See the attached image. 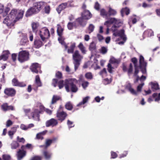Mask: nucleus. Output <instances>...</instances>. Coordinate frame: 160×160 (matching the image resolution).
I'll return each instance as SVG.
<instances>
[{
  "mask_svg": "<svg viewBox=\"0 0 160 160\" xmlns=\"http://www.w3.org/2000/svg\"><path fill=\"white\" fill-rule=\"evenodd\" d=\"M61 107L58 110L57 113V117L58 120L62 122L67 116L66 113L63 111H61Z\"/></svg>",
  "mask_w": 160,
  "mask_h": 160,
  "instance_id": "obj_14",
  "label": "nucleus"
},
{
  "mask_svg": "<svg viewBox=\"0 0 160 160\" xmlns=\"http://www.w3.org/2000/svg\"><path fill=\"white\" fill-rule=\"evenodd\" d=\"M146 79V77L145 76L143 75H142L141 77L139 78V77L138 76L137 77V79L136 81H135V82H137L138 80L140 79L141 81H143L145 80Z\"/></svg>",
  "mask_w": 160,
  "mask_h": 160,
  "instance_id": "obj_53",
  "label": "nucleus"
},
{
  "mask_svg": "<svg viewBox=\"0 0 160 160\" xmlns=\"http://www.w3.org/2000/svg\"><path fill=\"white\" fill-rule=\"evenodd\" d=\"M90 98V97L89 96H87L86 97L83 98L82 101L80 102L78 105V106H79V105H82V104H84L86 103L88 100Z\"/></svg>",
  "mask_w": 160,
  "mask_h": 160,
  "instance_id": "obj_38",
  "label": "nucleus"
},
{
  "mask_svg": "<svg viewBox=\"0 0 160 160\" xmlns=\"http://www.w3.org/2000/svg\"><path fill=\"white\" fill-rule=\"evenodd\" d=\"M73 6V5L71 4L69 2L62 3L59 5L58 8L57 9V11L58 13H60L62 10L68 7H72Z\"/></svg>",
  "mask_w": 160,
  "mask_h": 160,
  "instance_id": "obj_15",
  "label": "nucleus"
},
{
  "mask_svg": "<svg viewBox=\"0 0 160 160\" xmlns=\"http://www.w3.org/2000/svg\"><path fill=\"white\" fill-rule=\"evenodd\" d=\"M78 82V80L75 78H70L65 80V87L66 91L68 92L71 91L74 92H77L78 88L76 84Z\"/></svg>",
  "mask_w": 160,
  "mask_h": 160,
  "instance_id": "obj_2",
  "label": "nucleus"
},
{
  "mask_svg": "<svg viewBox=\"0 0 160 160\" xmlns=\"http://www.w3.org/2000/svg\"><path fill=\"white\" fill-rule=\"evenodd\" d=\"M10 53L7 50L3 52L2 54L0 56V60L6 61L8 59Z\"/></svg>",
  "mask_w": 160,
  "mask_h": 160,
  "instance_id": "obj_21",
  "label": "nucleus"
},
{
  "mask_svg": "<svg viewBox=\"0 0 160 160\" xmlns=\"http://www.w3.org/2000/svg\"><path fill=\"white\" fill-rule=\"evenodd\" d=\"M150 84L151 85L152 89L153 91L159 89V85L157 83L151 82L150 83Z\"/></svg>",
  "mask_w": 160,
  "mask_h": 160,
  "instance_id": "obj_31",
  "label": "nucleus"
},
{
  "mask_svg": "<svg viewBox=\"0 0 160 160\" xmlns=\"http://www.w3.org/2000/svg\"><path fill=\"white\" fill-rule=\"evenodd\" d=\"M122 22L119 19H117L115 18H110L108 20L104 22V25L107 27H109L112 24H114V25L111 28V30L113 32H115L117 30V28L121 24Z\"/></svg>",
  "mask_w": 160,
  "mask_h": 160,
  "instance_id": "obj_4",
  "label": "nucleus"
},
{
  "mask_svg": "<svg viewBox=\"0 0 160 160\" xmlns=\"http://www.w3.org/2000/svg\"><path fill=\"white\" fill-rule=\"evenodd\" d=\"M100 5L98 2H95L94 5V8L97 10H98L99 9Z\"/></svg>",
  "mask_w": 160,
  "mask_h": 160,
  "instance_id": "obj_60",
  "label": "nucleus"
},
{
  "mask_svg": "<svg viewBox=\"0 0 160 160\" xmlns=\"http://www.w3.org/2000/svg\"><path fill=\"white\" fill-rule=\"evenodd\" d=\"M56 140L55 138H53L52 139H47L46 141V145L45 147L47 148L49 146L53 141H55Z\"/></svg>",
  "mask_w": 160,
  "mask_h": 160,
  "instance_id": "obj_39",
  "label": "nucleus"
},
{
  "mask_svg": "<svg viewBox=\"0 0 160 160\" xmlns=\"http://www.w3.org/2000/svg\"><path fill=\"white\" fill-rule=\"evenodd\" d=\"M72 107V105L70 102H68L65 105L66 108L68 110H71Z\"/></svg>",
  "mask_w": 160,
  "mask_h": 160,
  "instance_id": "obj_45",
  "label": "nucleus"
},
{
  "mask_svg": "<svg viewBox=\"0 0 160 160\" xmlns=\"http://www.w3.org/2000/svg\"><path fill=\"white\" fill-rule=\"evenodd\" d=\"M58 123V122L57 120L54 118H52L46 122V125L47 127L50 126L54 127L57 125Z\"/></svg>",
  "mask_w": 160,
  "mask_h": 160,
  "instance_id": "obj_17",
  "label": "nucleus"
},
{
  "mask_svg": "<svg viewBox=\"0 0 160 160\" xmlns=\"http://www.w3.org/2000/svg\"><path fill=\"white\" fill-rule=\"evenodd\" d=\"M135 16L136 17H133L132 18L133 24L135 23L138 20H139V18L138 17H136V16Z\"/></svg>",
  "mask_w": 160,
  "mask_h": 160,
  "instance_id": "obj_57",
  "label": "nucleus"
},
{
  "mask_svg": "<svg viewBox=\"0 0 160 160\" xmlns=\"http://www.w3.org/2000/svg\"><path fill=\"white\" fill-rule=\"evenodd\" d=\"M108 17L110 16H114L117 14L116 11L113 9H112L110 7H108Z\"/></svg>",
  "mask_w": 160,
  "mask_h": 160,
  "instance_id": "obj_28",
  "label": "nucleus"
},
{
  "mask_svg": "<svg viewBox=\"0 0 160 160\" xmlns=\"http://www.w3.org/2000/svg\"><path fill=\"white\" fill-rule=\"evenodd\" d=\"M85 77L88 79H92L93 78V76L92 73L90 72L87 73L85 74Z\"/></svg>",
  "mask_w": 160,
  "mask_h": 160,
  "instance_id": "obj_46",
  "label": "nucleus"
},
{
  "mask_svg": "<svg viewBox=\"0 0 160 160\" xmlns=\"http://www.w3.org/2000/svg\"><path fill=\"white\" fill-rule=\"evenodd\" d=\"M44 2H39L35 3L33 6L29 9L27 11L26 16L28 17L38 12L41 8L44 6Z\"/></svg>",
  "mask_w": 160,
  "mask_h": 160,
  "instance_id": "obj_3",
  "label": "nucleus"
},
{
  "mask_svg": "<svg viewBox=\"0 0 160 160\" xmlns=\"http://www.w3.org/2000/svg\"><path fill=\"white\" fill-rule=\"evenodd\" d=\"M47 132V131H44L42 132L38 133L36 135L37 138L38 139H40L41 140L42 139H43V137L42 136V135L45 134Z\"/></svg>",
  "mask_w": 160,
  "mask_h": 160,
  "instance_id": "obj_37",
  "label": "nucleus"
},
{
  "mask_svg": "<svg viewBox=\"0 0 160 160\" xmlns=\"http://www.w3.org/2000/svg\"><path fill=\"white\" fill-rule=\"evenodd\" d=\"M78 22L76 21L75 22H73L72 23L69 22L67 25L68 28L69 30L72 29L74 27H75L76 26V22Z\"/></svg>",
  "mask_w": 160,
  "mask_h": 160,
  "instance_id": "obj_34",
  "label": "nucleus"
},
{
  "mask_svg": "<svg viewBox=\"0 0 160 160\" xmlns=\"http://www.w3.org/2000/svg\"><path fill=\"white\" fill-rule=\"evenodd\" d=\"M109 62L108 65V70L109 72L111 73L112 72V69H114V65L118 64L119 63V61L114 58L112 57L110 60Z\"/></svg>",
  "mask_w": 160,
  "mask_h": 160,
  "instance_id": "obj_13",
  "label": "nucleus"
},
{
  "mask_svg": "<svg viewBox=\"0 0 160 160\" xmlns=\"http://www.w3.org/2000/svg\"><path fill=\"white\" fill-rule=\"evenodd\" d=\"M89 48L91 51H94L96 50V44L94 42H92L90 43Z\"/></svg>",
  "mask_w": 160,
  "mask_h": 160,
  "instance_id": "obj_42",
  "label": "nucleus"
},
{
  "mask_svg": "<svg viewBox=\"0 0 160 160\" xmlns=\"http://www.w3.org/2000/svg\"><path fill=\"white\" fill-rule=\"evenodd\" d=\"M94 29V26L92 24H90L88 28V29L89 30L88 33H90L91 32H92Z\"/></svg>",
  "mask_w": 160,
  "mask_h": 160,
  "instance_id": "obj_49",
  "label": "nucleus"
},
{
  "mask_svg": "<svg viewBox=\"0 0 160 160\" xmlns=\"http://www.w3.org/2000/svg\"><path fill=\"white\" fill-rule=\"evenodd\" d=\"M20 128L23 130H27L28 129L27 126L25 125L24 124H21L20 126Z\"/></svg>",
  "mask_w": 160,
  "mask_h": 160,
  "instance_id": "obj_58",
  "label": "nucleus"
},
{
  "mask_svg": "<svg viewBox=\"0 0 160 160\" xmlns=\"http://www.w3.org/2000/svg\"><path fill=\"white\" fill-rule=\"evenodd\" d=\"M2 158L3 160H10L11 158L8 154H5L2 155Z\"/></svg>",
  "mask_w": 160,
  "mask_h": 160,
  "instance_id": "obj_50",
  "label": "nucleus"
},
{
  "mask_svg": "<svg viewBox=\"0 0 160 160\" xmlns=\"http://www.w3.org/2000/svg\"><path fill=\"white\" fill-rule=\"evenodd\" d=\"M111 82V79H109L108 78H105L103 81V82L105 85H107L110 83Z\"/></svg>",
  "mask_w": 160,
  "mask_h": 160,
  "instance_id": "obj_54",
  "label": "nucleus"
},
{
  "mask_svg": "<svg viewBox=\"0 0 160 160\" xmlns=\"http://www.w3.org/2000/svg\"><path fill=\"white\" fill-rule=\"evenodd\" d=\"M107 48L102 47L101 49L100 52L102 54H104L107 52Z\"/></svg>",
  "mask_w": 160,
  "mask_h": 160,
  "instance_id": "obj_51",
  "label": "nucleus"
},
{
  "mask_svg": "<svg viewBox=\"0 0 160 160\" xmlns=\"http://www.w3.org/2000/svg\"><path fill=\"white\" fill-rule=\"evenodd\" d=\"M144 35L148 37H151L153 35V32L151 29H148L144 32Z\"/></svg>",
  "mask_w": 160,
  "mask_h": 160,
  "instance_id": "obj_32",
  "label": "nucleus"
},
{
  "mask_svg": "<svg viewBox=\"0 0 160 160\" xmlns=\"http://www.w3.org/2000/svg\"><path fill=\"white\" fill-rule=\"evenodd\" d=\"M89 82L86 81H82V85L83 89H85L89 85Z\"/></svg>",
  "mask_w": 160,
  "mask_h": 160,
  "instance_id": "obj_47",
  "label": "nucleus"
},
{
  "mask_svg": "<svg viewBox=\"0 0 160 160\" xmlns=\"http://www.w3.org/2000/svg\"><path fill=\"white\" fill-rule=\"evenodd\" d=\"M39 26V23L38 22H33L32 24V29L34 31H36L37 30Z\"/></svg>",
  "mask_w": 160,
  "mask_h": 160,
  "instance_id": "obj_44",
  "label": "nucleus"
},
{
  "mask_svg": "<svg viewBox=\"0 0 160 160\" xmlns=\"http://www.w3.org/2000/svg\"><path fill=\"white\" fill-rule=\"evenodd\" d=\"M67 124L69 128H71L74 126V125L73 124V122L69 120H68Z\"/></svg>",
  "mask_w": 160,
  "mask_h": 160,
  "instance_id": "obj_59",
  "label": "nucleus"
},
{
  "mask_svg": "<svg viewBox=\"0 0 160 160\" xmlns=\"http://www.w3.org/2000/svg\"><path fill=\"white\" fill-rule=\"evenodd\" d=\"M2 109L3 110L6 111L8 110H13L14 108L12 106H8L7 103L3 104L2 106Z\"/></svg>",
  "mask_w": 160,
  "mask_h": 160,
  "instance_id": "obj_26",
  "label": "nucleus"
},
{
  "mask_svg": "<svg viewBox=\"0 0 160 160\" xmlns=\"http://www.w3.org/2000/svg\"><path fill=\"white\" fill-rule=\"evenodd\" d=\"M35 84L37 87H41L42 86V83L38 75H37L36 77Z\"/></svg>",
  "mask_w": 160,
  "mask_h": 160,
  "instance_id": "obj_35",
  "label": "nucleus"
},
{
  "mask_svg": "<svg viewBox=\"0 0 160 160\" xmlns=\"http://www.w3.org/2000/svg\"><path fill=\"white\" fill-rule=\"evenodd\" d=\"M19 146V143L16 141H13L11 144V148L16 149Z\"/></svg>",
  "mask_w": 160,
  "mask_h": 160,
  "instance_id": "obj_40",
  "label": "nucleus"
},
{
  "mask_svg": "<svg viewBox=\"0 0 160 160\" xmlns=\"http://www.w3.org/2000/svg\"><path fill=\"white\" fill-rule=\"evenodd\" d=\"M152 97L154 98V100L155 102H158L160 101V93L158 94L156 93H154Z\"/></svg>",
  "mask_w": 160,
  "mask_h": 160,
  "instance_id": "obj_33",
  "label": "nucleus"
},
{
  "mask_svg": "<svg viewBox=\"0 0 160 160\" xmlns=\"http://www.w3.org/2000/svg\"><path fill=\"white\" fill-rule=\"evenodd\" d=\"M100 15L103 18L108 19V12L104 9H101L100 10Z\"/></svg>",
  "mask_w": 160,
  "mask_h": 160,
  "instance_id": "obj_22",
  "label": "nucleus"
},
{
  "mask_svg": "<svg viewBox=\"0 0 160 160\" xmlns=\"http://www.w3.org/2000/svg\"><path fill=\"white\" fill-rule=\"evenodd\" d=\"M97 37L98 40L100 42L104 39L103 37L99 34H97Z\"/></svg>",
  "mask_w": 160,
  "mask_h": 160,
  "instance_id": "obj_62",
  "label": "nucleus"
},
{
  "mask_svg": "<svg viewBox=\"0 0 160 160\" xmlns=\"http://www.w3.org/2000/svg\"><path fill=\"white\" fill-rule=\"evenodd\" d=\"M73 62L74 66L75 71L78 69L80 65V62L83 58V56L79 53L78 51L76 50L73 53L72 55Z\"/></svg>",
  "mask_w": 160,
  "mask_h": 160,
  "instance_id": "obj_7",
  "label": "nucleus"
},
{
  "mask_svg": "<svg viewBox=\"0 0 160 160\" xmlns=\"http://www.w3.org/2000/svg\"><path fill=\"white\" fill-rule=\"evenodd\" d=\"M78 47L81 51L84 54H85L86 51L85 50V48L84 47L82 43L80 42L78 46Z\"/></svg>",
  "mask_w": 160,
  "mask_h": 160,
  "instance_id": "obj_36",
  "label": "nucleus"
},
{
  "mask_svg": "<svg viewBox=\"0 0 160 160\" xmlns=\"http://www.w3.org/2000/svg\"><path fill=\"white\" fill-rule=\"evenodd\" d=\"M40 36L42 41L48 38L50 36V33L46 27L41 29L40 31Z\"/></svg>",
  "mask_w": 160,
  "mask_h": 160,
  "instance_id": "obj_11",
  "label": "nucleus"
},
{
  "mask_svg": "<svg viewBox=\"0 0 160 160\" xmlns=\"http://www.w3.org/2000/svg\"><path fill=\"white\" fill-rule=\"evenodd\" d=\"M106 70L105 68H104L102 71H101L99 74L100 75L102 76H103L104 75H106Z\"/></svg>",
  "mask_w": 160,
  "mask_h": 160,
  "instance_id": "obj_64",
  "label": "nucleus"
},
{
  "mask_svg": "<svg viewBox=\"0 0 160 160\" xmlns=\"http://www.w3.org/2000/svg\"><path fill=\"white\" fill-rule=\"evenodd\" d=\"M26 154V152L23 150H19L18 152V160H21Z\"/></svg>",
  "mask_w": 160,
  "mask_h": 160,
  "instance_id": "obj_24",
  "label": "nucleus"
},
{
  "mask_svg": "<svg viewBox=\"0 0 160 160\" xmlns=\"http://www.w3.org/2000/svg\"><path fill=\"white\" fill-rule=\"evenodd\" d=\"M60 99V97L59 96L56 95L53 96L51 102V104H53L54 103L57 102V101L58 100Z\"/></svg>",
  "mask_w": 160,
  "mask_h": 160,
  "instance_id": "obj_43",
  "label": "nucleus"
},
{
  "mask_svg": "<svg viewBox=\"0 0 160 160\" xmlns=\"http://www.w3.org/2000/svg\"><path fill=\"white\" fill-rule=\"evenodd\" d=\"M25 148H26L28 149H32L33 148V147L31 144H27L26 146L22 145L21 147V149H23Z\"/></svg>",
  "mask_w": 160,
  "mask_h": 160,
  "instance_id": "obj_48",
  "label": "nucleus"
},
{
  "mask_svg": "<svg viewBox=\"0 0 160 160\" xmlns=\"http://www.w3.org/2000/svg\"><path fill=\"white\" fill-rule=\"evenodd\" d=\"M34 44L37 48H39L42 45V42L40 40H36L34 41Z\"/></svg>",
  "mask_w": 160,
  "mask_h": 160,
  "instance_id": "obj_41",
  "label": "nucleus"
},
{
  "mask_svg": "<svg viewBox=\"0 0 160 160\" xmlns=\"http://www.w3.org/2000/svg\"><path fill=\"white\" fill-rule=\"evenodd\" d=\"M42 157L39 156H35L32 158L31 160H41Z\"/></svg>",
  "mask_w": 160,
  "mask_h": 160,
  "instance_id": "obj_61",
  "label": "nucleus"
},
{
  "mask_svg": "<svg viewBox=\"0 0 160 160\" xmlns=\"http://www.w3.org/2000/svg\"><path fill=\"white\" fill-rule=\"evenodd\" d=\"M12 83L13 86L20 87H24L26 84L23 82H19L16 78H13L12 80Z\"/></svg>",
  "mask_w": 160,
  "mask_h": 160,
  "instance_id": "obj_19",
  "label": "nucleus"
},
{
  "mask_svg": "<svg viewBox=\"0 0 160 160\" xmlns=\"http://www.w3.org/2000/svg\"><path fill=\"white\" fill-rule=\"evenodd\" d=\"M4 92L6 94L11 96H14L16 93L15 90L12 88H7L5 90Z\"/></svg>",
  "mask_w": 160,
  "mask_h": 160,
  "instance_id": "obj_20",
  "label": "nucleus"
},
{
  "mask_svg": "<svg viewBox=\"0 0 160 160\" xmlns=\"http://www.w3.org/2000/svg\"><path fill=\"white\" fill-rule=\"evenodd\" d=\"M24 12V11L22 10L12 9L9 14L4 19L3 23L8 27L13 26L14 22L22 18Z\"/></svg>",
  "mask_w": 160,
  "mask_h": 160,
  "instance_id": "obj_1",
  "label": "nucleus"
},
{
  "mask_svg": "<svg viewBox=\"0 0 160 160\" xmlns=\"http://www.w3.org/2000/svg\"><path fill=\"white\" fill-rule=\"evenodd\" d=\"M43 154L46 159L47 160L50 159L52 155L51 153L47 151H45L43 152Z\"/></svg>",
  "mask_w": 160,
  "mask_h": 160,
  "instance_id": "obj_29",
  "label": "nucleus"
},
{
  "mask_svg": "<svg viewBox=\"0 0 160 160\" xmlns=\"http://www.w3.org/2000/svg\"><path fill=\"white\" fill-rule=\"evenodd\" d=\"M15 133L14 132H12V131H9L8 132V134L10 138L12 139L13 138V135Z\"/></svg>",
  "mask_w": 160,
  "mask_h": 160,
  "instance_id": "obj_56",
  "label": "nucleus"
},
{
  "mask_svg": "<svg viewBox=\"0 0 160 160\" xmlns=\"http://www.w3.org/2000/svg\"><path fill=\"white\" fill-rule=\"evenodd\" d=\"M29 58V53L26 51H23L19 53L18 60L20 62L27 61Z\"/></svg>",
  "mask_w": 160,
  "mask_h": 160,
  "instance_id": "obj_12",
  "label": "nucleus"
},
{
  "mask_svg": "<svg viewBox=\"0 0 160 160\" xmlns=\"http://www.w3.org/2000/svg\"><path fill=\"white\" fill-rule=\"evenodd\" d=\"M113 35L115 36H119L123 41H120L117 42V43L119 45H123L124 44L127 40V38L124 34V31L123 30H121L119 31L113 33Z\"/></svg>",
  "mask_w": 160,
  "mask_h": 160,
  "instance_id": "obj_10",
  "label": "nucleus"
},
{
  "mask_svg": "<svg viewBox=\"0 0 160 160\" xmlns=\"http://www.w3.org/2000/svg\"><path fill=\"white\" fill-rule=\"evenodd\" d=\"M139 63L140 68H144L147 66V63L145 62L143 57L141 55L139 58Z\"/></svg>",
  "mask_w": 160,
  "mask_h": 160,
  "instance_id": "obj_25",
  "label": "nucleus"
},
{
  "mask_svg": "<svg viewBox=\"0 0 160 160\" xmlns=\"http://www.w3.org/2000/svg\"><path fill=\"white\" fill-rule=\"evenodd\" d=\"M65 85V84H64V82L63 80H60L58 82V85L59 89H61Z\"/></svg>",
  "mask_w": 160,
  "mask_h": 160,
  "instance_id": "obj_52",
  "label": "nucleus"
},
{
  "mask_svg": "<svg viewBox=\"0 0 160 160\" xmlns=\"http://www.w3.org/2000/svg\"><path fill=\"white\" fill-rule=\"evenodd\" d=\"M63 31V28H61L60 25L58 24L57 25V32L58 35L59 36V37L58 38V40L60 43L64 46L65 50H66L68 48V46L65 44L64 41V38L62 36Z\"/></svg>",
  "mask_w": 160,
  "mask_h": 160,
  "instance_id": "obj_9",
  "label": "nucleus"
},
{
  "mask_svg": "<svg viewBox=\"0 0 160 160\" xmlns=\"http://www.w3.org/2000/svg\"><path fill=\"white\" fill-rule=\"evenodd\" d=\"M28 41L26 34H22L21 36V40L20 42V44L21 45L25 46L28 44Z\"/></svg>",
  "mask_w": 160,
  "mask_h": 160,
  "instance_id": "obj_18",
  "label": "nucleus"
},
{
  "mask_svg": "<svg viewBox=\"0 0 160 160\" xmlns=\"http://www.w3.org/2000/svg\"><path fill=\"white\" fill-rule=\"evenodd\" d=\"M23 110L26 115L28 116L29 118H32L35 120H39V113L40 112L38 109H35L34 111L32 112L31 116L28 115V113H29L30 111V108H23Z\"/></svg>",
  "mask_w": 160,
  "mask_h": 160,
  "instance_id": "obj_8",
  "label": "nucleus"
},
{
  "mask_svg": "<svg viewBox=\"0 0 160 160\" xmlns=\"http://www.w3.org/2000/svg\"><path fill=\"white\" fill-rule=\"evenodd\" d=\"M56 76L57 78H61L62 77V73L60 72H58L56 73Z\"/></svg>",
  "mask_w": 160,
  "mask_h": 160,
  "instance_id": "obj_63",
  "label": "nucleus"
},
{
  "mask_svg": "<svg viewBox=\"0 0 160 160\" xmlns=\"http://www.w3.org/2000/svg\"><path fill=\"white\" fill-rule=\"evenodd\" d=\"M92 16V14L89 11L85 10L82 14V17L77 19L76 21L78 22L79 24L84 26L86 24V22L84 20L89 19Z\"/></svg>",
  "mask_w": 160,
  "mask_h": 160,
  "instance_id": "obj_5",
  "label": "nucleus"
},
{
  "mask_svg": "<svg viewBox=\"0 0 160 160\" xmlns=\"http://www.w3.org/2000/svg\"><path fill=\"white\" fill-rule=\"evenodd\" d=\"M76 46V44L75 43H71L70 44V46L67 50L68 52V53H73L74 48H75Z\"/></svg>",
  "mask_w": 160,
  "mask_h": 160,
  "instance_id": "obj_27",
  "label": "nucleus"
},
{
  "mask_svg": "<svg viewBox=\"0 0 160 160\" xmlns=\"http://www.w3.org/2000/svg\"><path fill=\"white\" fill-rule=\"evenodd\" d=\"M144 85V83H142L139 85L136 91L131 86V84L129 83H128L125 86L126 89H127L130 93L133 95L137 96L142 91V87Z\"/></svg>",
  "mask_w": 160,
  "mask_h": 160,
  "instance_id": "obj_6",
  "label": "nucleus"
},
{
  "mask_svg": "<svg viewBox=\"0 0 160 160\" xmlns=\"http://www.w3.org/2000/svg\"><path fill=\"white\" fill-rule=\"evenodd\" d=\"M132 61L134 64L135 67V71L134 72V75L137 76V74L138 72V68L137 65V60L136 58H133L132 59Z\"/></svg>",
  "mask_w": 160,
  "mask_h": 160,
  "instance_id": "obj_23",
  "label": "nucleus"
},
{
  "mask_svg": "<svg viewBox=\"0 0 160 160\" xmlns=\"http://www.w3.org/2000/svg\"><path fill=\"white\" fill-rule=\"evenodd\" d=\"M129 9L127 8H125L122 9L121 11V13L122 16H123L125 14L127 15H128L129 13Z\"/></svg>",
  "mask_w": 160,
  "mask_h": 160,
  "instance_id": "obj_30",
  "label": "nucleus"
},
{
  "mask_svg": "<svg viewBox=\"0 0 160 160\" xmlns=\"http://www.w3.org/2000/svg\"><path fill=\"white\" fill-rule=\"evenodd\" d=\"M13 124V122L10 120H8L6 122V126L9 127Z\"/></svg>",
  "mask_w": 160,
  "mask_h": 160,
  "instance_id": "obj_55",
  "label": "nucleus"
},
{
  "mask_svg": "<svg viewBox=\"0 0 160 160\" xmlns=\"http://www.w3.org/2000/svg\"><path fill=\"white\" fill-rule=\"evenodd\" d=\"M40 65L37 63L32 64L30 68L31 71L33 72L36 73H37L38 72L41 73V72L40 71Z\"/></svg>",
  "mask_w": 160,
  "mask_h": 160,
  "instance_id": "obj_16",
  "label": "nucleus"
}]
</instances>
